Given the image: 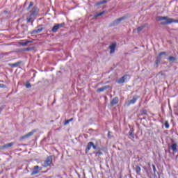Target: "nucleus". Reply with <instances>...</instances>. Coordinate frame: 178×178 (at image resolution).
Returning a JSON list of instances; mask_svg holds the SVG:
<instances>
[{"label": "nucleus", "mask_w": 178, "mask_h": 178, "mask_svg": "<svg viewBox=\"0 0 178 178\" xmlns=\"http://www.w3.org/2000/svg\"><path fill=\"white\" fill-rule=\"evenodd\" d=\"M159 20H166V22L162 23V24H170L172 23H178V19L168 18V17H159Z\"/></svg>", "instance_id": "obj_1"}, {"label": "nucleus", "mask_w": 178, "mask_h": 178, "mask_svg": "<svg viewBox=\"0 0 178 178\" xmlns=\"http://www.w3.org/2000/svg\"><path fill=\"white\" fill-rule=\"evenodd\" d=\"M51 164H52V157L48 156L44 161L42 163L43 168H48V166H50Z\"/></svg>", "instance_id": "obj_2"}, {"label": "nucleus", "mask_w": 178, "mask_h": 178, "mask_svg": "<svg viewBox=\"0 0 178 178\" xmlns=\"http://www.w3.org/2000/svg\"><path fill=\"white\" fill-rule=\"evenodd\" d=\"M162 55H166V51L159 53V56H157L155 60V65L156 67H158V66L161 63V61L162 60Z\"/></svg>", "instance_id": "obj_3"}, {"label": "nucleus", "mask_w": 178, "mask_h": 178, "mask_svg": "<svg viewBox=\"0 0 178 178\" xmlns=\"http://www.w3.org/2000/svg\"><path fill=\"white\" fill-rule=\"evenodd\" d=\"M65 26V23H61V24H56L51 29V33H57L58 30L60 29H62Z\"/></svg>", "instance_id": "obj_4"}, {"label": "nucleus", "mask_w": 178, "mask_h": 178, "mask_svg": "<svg viewBox=\"0 0 178 178\" xmlns=\"http://www.w3.org/2000/svg\"><path fill=\"white\" fill-rule=\"evenodd\" d=\"M126 19H127V17H126V16L120 17V18H118V19L114 20V21L111 24V26H118V24H120V22H123V20H126Z\"/></svg>", "instance_id": "obj_5"}, {"label": "nucleus", "mask_w": 178, "mask_h": 178, "mask_svg": "<svg viewBox=\"0 0 178 178\" xmlns=\"http://www.w3.org/2000/svg\"><path fill=\"white\" fill-rule=\"evenodd\" d=\"M42 170V168H40L38 165H35L33 167V171L31 173V176H34V175H38L40 172Z\"/></svg>", "instance_id": "obj_6"}, {"label": "nucleus", "mask_w": 178, "mask_h": 178, "mask_svg": "<svg viewBox=\"0 0 178 178\" xmlns=\"http://www.w3.org/2000/svg\"><path fill=\"white\" fill-rule=\"evenodd\" d=\"M139 99H140V96L137 95H134L132 99L128 102V105H134V104H136V102H137V100Z\"/></svg>", "instance_id": "obj_7"}, {"label": "nucleus", "mask_w": 178, "mask_h": 178, "mask_svg": "<svg viewBox=\"0 0 178 178\" xmlns=\"http://www.w3.org/2000/svg\"><path fill=\"white\" fill-rule=\"evenodd\" d=\"M127 77H129V75L125 74L123 76H122L121 78H120L119 79H118L117 80L118 84H123V83H124L126 81V79H127Z\"/></svg>", "instance_id": "obj_8"}, {"label": "nucleus", "mask_w": 178, "mask_h": 178, "mask_svg": "<svg viewBox=\"0 0 178 178\" xmlns=\"http://www.w3.org/2000/svg\"><path fill=\"white\" fill-rule=\"evenodd\" d=\"M31 42H34V40H24L20 43V45H22V47H26V45H29V44H31Z\"/></svg>", "instance_id": "obj_9"}, {"label": "nucleus", "mask_w": 178, "mask_h": 178, "mask_svg": "<svg viewBox=\"0 0 178 178\" xmlns=\"http://www.w3.org/2000/svg\"><path fill=\"white\" fill-rule=\"evenodd\" d=\"M116 43H113L109 46L110 54H115V49H116Z\"/></svg>", "instance_id": "obj_10"}, {"label": "nucleus", "mask_w": 178, "mask_h": 178, "mask_svg": "<svg viewBox=\"0 0 178 178\" xmlns=\"http://www.w3.org/2000/svg\"><path fill=\"white\" fill-rule=\"evenodd\" d=\"M169 149H171V151H173L174 154H176V152H177V144L172 143L169 147Z\"/></svg>", "instance_id": "obj_11"}, {"label": "nucleus", "mask_w": 178, "mask_h": 178, "mask_svg": "<svg viewBox=\"0 0 178 178\" xmlns=\"http://www.w3.org/2000/svg\"><path fill=\"white\" fill-rule=\"evenodd\" d=\"M93 143L92 142H89L86 146V153L88 154L90 152V149L92 148Z\"/></svg>", "instance_id": "obj_12"}, {"label": "nucleus", "mask_w": 178, "mask_h": 178, "mask_svg": "<svg viewBox=\"0 0 178 178\" xmlns=\"http://www.w3.org/2000/svg\"><path fill=\"white\" fill-rule=\"evenodd\" d=\"M13 145H15V143L12 142L10 143H7L1 147L2 149H6L7 148H10V147H13Z\"/></svg>", "instance_id": "obj_13"}, {"label": "nucleus", "mask_w": 178, "mask_h": 178, "mask_svg": "<svg viewBox=\"0 0 178 178\" xmlns=\"http://www.w3.org/2000/svg\"><path fill=\"white\" fill-rule=\"evenodd\" d=\"M33 134H34V131H31L26 134V135H24V136H22L21 138V140H26V138H29V137H31V136H33Z\"/></svg>", "instance_id": "obj_14"}, {"label": "nucleus", "mask_w": 178, "mask_h": 178, "mask_svg": "<svg viewBox=\"0 0 178 178\" xmlns=\"http://www.w3.org/2000/svg\"><path fill=\"white\" fill-rule=\"evenodd\" d=\"M44 30V28H38L37 29H35L31 32V34H38L41 33Z\"/></svg>", "instance_id": "obj_15"}, {"label": "nucleus", "mask_w": 178, "mask_h": 178, "mask_svg": "<svg viewBox=\"0 0 178 178\" xmlns=\"http://www.w3.org/2000/svg\"><path fill=\"white\" fill-rule=\"evenodd\" d=\"M31 16L32 17H35L37 16V7H33V8L32 9V10L31 11V14H30Z\"/></svg>", "instance_id": "obj_16"}, {"label": "nucleus", "mask_w": 178, "mask_h": 178, "mask_svg": "<svg viewBox=\"0 0 178 178\" xmlns=\"http://www.w3.org/2000/svg\"><path fill=\"white\" fill-rule=\"evenodd\" d=\"M118 102H119V99L118 97H115L111 101V105L113 106V105H116Z\"/></svg>", "instance_id": "obj_17"}, {"label": "nucleus", "mask_w": 178, "mask_h": 178, "mask_svg": "<svg viewBox=\"0 0 178 178\" xmlns=\"http://www.w3.org/2000/svg\"><path fill=\"white\" fill-rule=\"evenodd\" d=\"M108 88H109V86H104L97 89V92H103V91H105V90H108Z\"/></svg>", "instance_id": "obj_18"}, {"label": "nucleus", "mask_w": 178, "mask_h": 178, "mask_svg": "<svg viewBox=\"0 0 178 178\" xmlns=\"http://www.w3.org/2000/svg\"><path fill=\"white\" fill-rule=\"evenodd\" d=\"M105 3H108V0H103L97 2L96 3V6H99V5H104Z\"/></svg>", "instance_id": "obj_19"}, {"label": "nucleus", "mask_w": 178, "mask_h": 178, "mask_svg": "<svg viewBox=\"0 0 178 178\" xmlns=\"http://www.w3.org/2000/svg\"><path fill=\"white\" fill-rule=\"evenodd\" d=\"M20 63H22V62L18 61L15 63L9 64V66H10L11 67H17V66H19L20 65Z\"/></svg>", "instance_id": "obj_20"}, {"label": "nucleus", "mask_w": 178, "mask_h": 178, "mask_svg": "<svg viewBox=\"0 0 178 178\" xmlns=\"http://www.w3.org/2000/svg\"><path fill=\"white\" fill-rule=\"evenodd\" d=\"M136 172L137 175H140V173H141V168H140V166L136 165Z\"/></svg>", "instance_id": "obj_21"}, {"label": "nucleus", "mask_w": 178, "mask_h": 178, "mask_svg": "<svg viewBox=\"0 0 178 178\" xmlns=\"http://www.w3.org/2000/svg\"><path fill=\"white\" fill-rule=\"evenodd\" d=\"M134 133V130L133 129H131L129 132V135L132 138H134V134H133Z\"/></svg>", "instance_id": "obj_22"}, {"label": "nucleus", "mask_w": 178, "mask_h": 178, "mask_svg": "<svg viewBox=\"0 0 178 178\" xmlns=\"http://www.w3.org/2000/svg\"><path fill=\"white\" fill-rule=\"evenodd\" d=\"M176 57L175 56H170L168 58V60H169V62H175V60H176Z\"/></svg>", "instance_id": "obj_23"}, {"label": "nucleus", "mask_w": 178, "mask_h": 178, "mask_svg": "<svg viewBox=\"0 0 178 178\" xmlns=\"http://www.w3.org/2000/svg\"><path fill=\"white\" fill-rule=\"evenodd\" d=\"M33 16L32 15H29L27 19H26V22L27 23H31V20H33Z\"/></svg>", "instance_id": "obj_24"}, {"label": "nucleus", "mask_w": 178, "mask_h": 178, "mask_svg": "<svg viewBox=\"0 0 178 178\" xmlns=\"http://www.w3.org/2000/svg\"><path fill=\"white\" fill-rule=\"evenodd\" d=\"M70 122H73V118H70V120H66L64 123L65 126H66L67 124H69Z\"/></svg>", "instance_id": "obj_25"}, {"label": "nucleus", "mask_w": 178, "mask_h": 178, "mask_svg": "<svg viewBox=\"0 0 178 178\" xmlns=\"http://www.w3.org/2000/svg\"><path fill=\"white\" fill-rule=\"evenodd\" d=\"M102 15H105V11L96 14L95 16V17H99V16H102Z\"/></svg>", "instance_id": "obj_26"}, {"label": "nucleus", "mask_w": 178, "mask_h": 178, "mask_svg": "<svg viewBox=\"0 0 178 178\" xmlns=\"http://www.w3.org/2000/svg\"><path fill=\"white\" fill-rule=\"evenodd\" d=\"M164 126L165 129H169V127H170V125L169 124V121H165L164 123Z\"/></svg>", "instance_id": "obj_27"}, {"label": "nucleus", "mask_w": 178, "mask_h": 178, "mask_svg": "<svg viewBox=\"0 0 178 178\" xmlns=\"http://www.w3.org/2000/svg\"><path fill=\"white\" fill-rule=\"evenodd\" d=\"M34 49V47H27L24 49V51H33Z\"/></svg>", "instance_id": "obj_28"}, {"label": "nucleus", "mask_w": 178, "mask_h": 178, "mask_svg": "<svg viewBox=\"0 0 178 178\" xmlns=\"http://www.w3.org/2000/svg\"><path fill=\"white\" fill-rule=\"evenodd\" d=\"M143 29H144V26H139L138 27L137 31L140 33V31H143Z\"/></svg>", "instance_id": "obj_29"}, {"label": "nucleus", "mask_w": 178, "mask_h": 178, "mask_svg": "<svg viewBox=\"0 0 178 178\" xmlns=\"http://www.w3.org/2000/svg\"><path fill=\"white\" fill-rule=\"evenodd\" d=\"M33 5H34V3L33 2H31L29 7L27 8V10H30V8H31V6H33Z\"/></svg>", "instance_id": "obj_30"}, {"label": "nucleus", "mask_w": 178, "mask_h": 178, "mask_svg": "<svg viewBox=\"0 0 178 178\" xmlns=\"http://www.w3.org/2000/svg\"><path fill=\"white\" fill-rule=\"evenodd\" d=\"M0 88H6V85L3 83H0Z\"/></svg>", "instance_id": "obj_31"}, {"label": "nucleus", "mask_w": 178, "mask_h": 178, "mask_svg": "<svg viewBox=\"0 0 178 178\" xmlns=\"http://www.w3.org/2000/svg\"><path fill=\"white\" fill-rule=\"evenodd\" d=\"M96 155H104V154L102 153V152H101L100 150H99L97 153Z\"/></svg>", "instance_id": "obj_32"}, {"label": "nucleus", "mask_w": 178, "mask_h": 178, "mask_svg": "<svg viewBox=\"0 0 178 178\" xmlns=\"http://www.w3.org/2000/svg\"><path fill=\"white\" fill-rule=\"evenodd\" d=\"M26 88H31V84H30V83H26Z\"/></svg>", "instance_id": "obj_33"}, {"label": "nucleus", "mask_w": 178, "mask_h": 178, "mask_svg": "<svg viewBox=\"0 0 178 178\" xmlns=\"http://www.w3.org/2000/svg\"><path fill=\"white\" fill-rule=\"evenodd\" d=\"M153 171L155 173L156 172V168H155V165H152Z\"/></svg>", "instance_id": "obj_34"}, {"label": "nucleus", "mask_w": 178, "mask_h": 178, "mask_svg": "<svg viewBox=\"0 0 178 178\" xmlns=\"http://www.w3.org/2000/svg\"><path fill=\"white\" fill-rule=\"evenodd\" d=\"M92 147L93 148V149H97V146L95 145H92Z\"/></svg>", "instance_id": "obj_35"}, {"label": "nucleus", "mask_w": 178, "mask_h": 178, "mask_svg": "<svg viewBox=\"0 0 178 178\" xmlns=\"http://www.w3.org/2000/svg\"><path fill=\"white\" fill-rule=\"evenodd\" d=\"M2 112V108H0V113Z\"/></svg>", "instance_id": "obj_36"}, {"label": "nucleus", "mask_w": 178, "mask_h": 178, "mask_svg": "<svg viewBox=\"0 0 178 178\" xmlns=\"http://www.w3.org/2000/svg\"><path fill=\"white\" fill-rule=\"evenodd\" d=\"M160 74H161V76H163V73L161 72Z\"/></svg>", "instance_id": "obj_37"}, {"label": "nucleus", "mask_w": 178, "mask_h": 178, "mask_svg": "<svg viewBox=\"0 0 178 178\" xmlns=\"http://www.w3.org/2000/svg\"><path fill=\"white\" fill-rule=\"evenodd\" d=\"M1 83H3V81H1Z\"/></svg>", "instance_id": "obj_38"}, {"label": "nucleus", "mask_w": 178, "mask_h": 178, "mask_svg": "<svg viewBox=\"0 0 178 178\" xmlns=\"http://www.w3.org/2000/svg\"><path fill=\"white\" fill-rule=\"evenodd\" d=\"M108 134H111V132H108Z\"/></svg>", "instance_id": "obj_39"}, {"label": "nucleus", "mask_w": 178, "mask_h": 178, "mask_svg": "<svg viewBox=\"0 0 178 178\" xmlns=\"http://www.w3.org/2000/svg\"><path fill=\"white\" fill-rule=\"evenodd\" d=\"M108 137H109V136H111V134H108Z\"/></svg>", "instance_id": "obj_40"}]
</instances>
